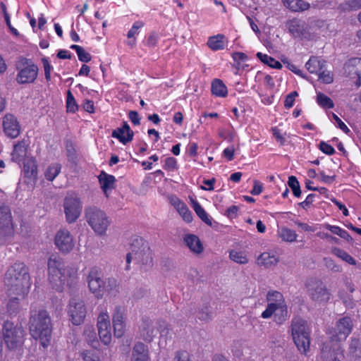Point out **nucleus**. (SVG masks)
<instances>
[{"label": "nucleus", "mask_w": 361, "mask_h": 361, "mask_svg": "<svg viewBox=\"0 0 361 361\" xmlns=\"http://www.w3.org/2000/svg\"><path fill=\"white\" fill-rule=\"evenodd\" d=\"M176 167V160L173 157H169L165 160L164 168L167 170H173Z\"/></svg>", "instance_id": "nucleus-55"}, {"label": "nucleus", "mask_w": 361, "mask_h": 361, "mask_svg": "<svg viewBox=\"0 0 361 361\" xmlns=\"http://www.w3.org/2000/svg\"><path fill=\"white\" fill-rule=\"evenodd\" d=\"M340 348L339 345H336L334 348L333 353L331 352V348H329L325 344L322 348V357L325 360V361H341L340 357H338V351Z\"/></svg>", "instance_id": "nucleus-30"}, {"label": "nucleus", "mask_w": 361, "mask_h": 361, "mask_svg": "<svg viewBox=\"0 0 361 361\" xmlns=\"http://www.w3.org/2000/svg\"><path fill=\"white\" fill-rule=\"evenodd\" d=\"M348 356L354 361L361 357V348L358 340L353 339L349 346Z\"/></svg>", "instance_id": "nucleus-35"}, {"label": "nucleus", "mask_w": 361, "mask_h": 361, "mask_svg": "<svg viewBox=\"0 0 361 361\" xmlns=\"http://www.w3.org/2000/svg\"><path fill=\"white\" fill-rule=\"evenodd\" d=\"M87 281L90 290L94 293L97 298L102 297L104 281L96 268L90 271Z\"/></svg>", "instance_id": "nucleus-18"}, {"label": "nucleus", "mask_w": 361, "mask_h": 361, "mask_svg": "<svg viewBox=\"0 0 361 361\" xmlns=\"http://www.w3.org/2000/svg\"><path fill=\"white\" fill-rule=\"evenodd\" d=\"M182 219L187 223H190L192 221V215L189 210L187 205L184 203L181 207L176 209Z\"/></svg>", "instance_id": "nucleus-47"}, {"label": "nucleus", "mask_w": 361, "mask_h": 361, "mask_svg": "<svg viewBox=\"0 0 361 361\" xmlns=\"http://www.w3.org/2000/svg\"><path fill=\"white\" fill-rule=\"evenodd\" d=\"M291 335L298 350L306 354L310 349V330L306 321L295 318L291 323Z\"/></svg>", "instance_id": "nucleus-5"}, {"label": "nucleus", "mask_w": 361, "mask_h": 361, "mask_svg": "<svg viewBox=\"0 0 361 361\" xmlns=\"http://www.w3.org/2000/svg\"><path fill=\"white\" fill-rule=\"evenodd\" d=\"M42 61L44 70L45 78L47 81H49L51 80V71L52 70V67L47 59H42Z\"/></svg>", "instance_id": "nucleus-52"}, {"label": "nucleus", "mask_w": 361, "mask_h": 361, "mask_svg": "<svg viewBox=\"0 0 361 361\" xmlns=\"http://www.w3.org/2000/svg\"><path fill=\"white\" fill-rule=\"evenodd\" d=\"M151 252L148 243L142 238H135L130 246V252L126 256V262L129 264L131 260L137 263L147 264L151 261Z\"/></svg>", "instance_id": "nucleus-10"}, {"label": "nucleus", "mask_w": 361, "mask_h": 361, "mask_svg": "<svg viewBox=\"0 0 361 361\" xmlns=\"http://www.w3.org/2000/svg\"><path fill=\"white\" fill-rule=\"evenodd\" d=\"M317 102L323 108L331 109L334 107L333 101L323 93L317 94Z\"/></svg>", "instance_id": "nucleus-46"}, {"label": "nucleus", "mask_w": 361, "mask_h": 361, "mask_svg": "<svg viewBox=\"0 0 361 361\" xmlns=\"http://www.w3.org/2000/svg\"><path fill=\"white\" fill-rule=\"evenodd\" d=\"M223 39L224 36L221 35L211 37L207 42V44L212 50L223 49L225 47Z\"/></svg>", "instance_id": "nucleus-38"}, {"label": "nucleus", "mask_w": 361, "mask_h": 361, "mask_svg": "<svg viewBox=\"0 0 361 361\" xmlns=\"http://www.w3.org/2000/svg\"><path fill=\"white\" fill-rule=\"evenodd\" d=\"M118 291V283L114 278H108L104 281L103 293L107 292L110 294H115Z\"/></svg>", "instance_id": "nucleus-37"}, {"label": "nucleus", "mask_w": 361, "mask_h": 361, "mask_svg": "<svg viewBox=\"0 0 361 361\" xmlns=\"http://www.w3.org/2000/svg\"><path fill=\"white\" fill-rule=\"evenodd\" d=\"M331 252L334 255L350 264L355 265L356 264V261L354 259V258L343 250H341L338 247H334Z\"/></svg>", "instance_id": "nucleus-43"}, {"label": "nucleus", "mask_w": 361, "mask_h": 361, "mask_svg": "<svg viewBox=\"0 0 361 361\" xmlns=\"http://www.w3.org/2000/svg\"><path fill=\"white\" fill-rule=\"evenodd\" d=\"M72 49L75 50L78 59L80 61L82 62H89L91 60L90 54L87 52L82 47L76 44H73L71 46Z\"/></svg>", "instance_id": "nucleus-44"}, {"label": "nucleus", "mask_w": 361, "mask_h": 361, "mask_svg": "<svg viewBox=\"0 0 361 361\" xmlns=\"http://www.w3.org/2000/svg\"><path fill=\"white\" fill-rule=\"evenodd\" d=\"M141 27L140 25H134L127 34V44L131 48L134 47L136 44L135 36L138 34V30Z\"/></svg>", "instance_id": "nucleus-45"}, {"label": "nucleus", "mask_w": 361, "mask_h": 361, "mask_svg": "<svg viewBox=\"0 0 361 361\" xmlns=\"http://www.w3.org/2000/svg\"><path fill=\"white\" fill-rule=\"evenodd\" d=\"M257 260L259 264L266 267L275 266L279 262V258L275 255L268 252L262 253Z\"/></svg>", "instance_id": "nucleus-31"}, {"label": "nucleus", "mask_w": 361, "mask_h": 361, "mask_svg": "<svg viewBox=\"0 0 361 361\" xmlns=\"http://www.w3.org/2000/svg\"><path fill=\"white\" fill-rule=\"evenodd\" d=\"M170 202L171 204L176 208V209H178L179 207H181V204H184V202L180 201V199L175 196H172L170 197Z\"/></svg>", "instance_id": "nucleus-64"}, {"label": "nucleus", "mask_w": 361, "mask_h": 361, "mask_svg": "<svg viewBox=\"0 0 361 361\" xmlns=\"http://www.w3.org/2000/svg\"><path fill=\"white\" fill-rule=\"evenodd\" d=\"M114 335L117 338L123 336L126 331L124 310L121 307H116L112 316Z\"/></svg>", "instance_id": "nucleus-20"}, {"label": "nucleus", "mask_w": 361, "mask_h": 361, "mask_svg": "<svg viewBox=\"0 0 361 361\" xmlns=\"http://www.w3.org/2000/svg\"><path fill=\"white\" fill-rule=\"evenodd\" d=\"M67 314L73 325H80L85 321L87 307L85 302L79 298H72L67 305Z\"/></svg>", "instance_id": "nucleus-11"}, {"label": "nucleus", "mask_w": 361, "mask_h": 361, "mask_svg": "<svg viewBox=\"0 0 361 361\" xmlns=\"http://www.w3.org/2000/svg\"><path fill=\"white\" fill-rule=\"evenodd\" d=\"M268 302L266 310L262 313V317L269 319L274 316V320L277 324L283 323L288 317V307L281 293L270 290L267 295Z\"/></svg>", "instance_id": "nucleus-3"}, {"label": "nucleus", "mask_w": 361, "mask_h": 361, "mask_svg": "<svg viewBox=\"0 0 361 361\" xmlns=\"http://www.w3.org/2000/svg\"><path fill=\"white\" fill-rule=\"evenodd\" d=\"M288 32L295 38H309L312 28L309 24H287Z\"/></svg>", "instance_id": "nucleus-22"}, {"label": "nucleus", "mask_w": 361, "mask_h": 361, "mask_svg": "<svg viewBox=\"0 0 361 361\" xmlns=\"http://www.w3.org/2000/svg\"><path fill=\"white\" fill-rule=\"evenodd\" d=\"M183 242L188 249L195 255H200L204 252V246L199 238L195 234H185L183 237Z\"/></svg>", "instance_id": "nucleus-21"}, {"label": "nucleus", "mask_w": 361, "mask_h": 361, "mask_svg": "<svg viewBox=\"0 0 361 361\" xmlns=\"http://www.w3.org/2000/svg\"><path fill=\"white\" fill-rule=\"evenodd\" d=\"M5 343L10 349H16L23 343L24 330L22 326H15L13 323L6 322L4 326Z\"/></svg>", "instance_id": "nucleus-12"}, {"label": "nucleus", "mask_w": 361, "mask_h": 361, "mask_svg": "<svg viewBox=\"0 0 361 361\" xmlns=\"http://www.w3.org/2000/svg\"><path fill=\"white\" fill-rule=\"evenodd\" d=\"M8 295L9 297V300L7 303V310L11 314H16L19 310L20 301L25 298V296L11 294H8Z\"/></svg>", "instance_id": "nucleus-33"}, {"label": "nucleus", "mask_w": 361, "mask_h": 361, "mask_svg": "<svg viewBox=\"0 0 361 361\" xmlns=\"http://www.w3.org/2000/svg\"><path fill=\"white\" fill-rule=\"evenodd\" d=\"M345 73L350 77H357L355 82L357 87L361 85V58H352L349 59L344 65Z\"/></svg>", "instance_id": "nucleus-19"}, {"label": "nucleus", "mask_w": 361, "mask_h": 361, "mask_svg": "<svg viewBox=\"0 0 361 361\" xmlns=\"http://www.w3.org/2000/svg\"><path fill=\"white\" fill-rule=\"evenodd\" d=\"M24 172L27 177L35 178L37 175V166L33 159H27L24 163Z\"/></svg>", "instance_id": "nucleus-36"}, {"label": "nucleus", "mask_w": 361, "mask_h": 361, "mask_svg": "<svg viewBox=\"0 0 361 361\" xmlns=\"http://www.w3.org/2000/svg\"><path fill=\"white\" fill-rule=\"evenodd\" d=\"M61 166L55 163L49 165L44 171V176L47 180L52 181L60 173Z\"/></svg>", "instance_id": "nucleus-39"}, {"label": "nucleus", "mask_w": 361, "mask_h": 361, "mask_svg": "<svg viewBox=\"0 0 361 361\" xmlns=\"http://www.w3.org/2000/svg\"><path fill=\"white\" fill-rule=\"evenodd\" d=\"M82 204L74 193L68 194L63 200V210L66 220L68 224L76 221L82 212Z\"/></svg>", "instance_id": "nucleus-13"}, {"label": "nucleus", "mask_w": 361, "mask_h": 361, "mask_svg": "<svg viewBox=\"0 0 361 361\" xmlns=\"http://www.w3.org/2000/svg\"><path fill=\"white\" fill-rule=\"evenodd\" d=\"M319 149L324 153L329 154V155H331V154H334V152H335V149H334V147L324 142H322L320 143Z\"/></svg>", "instance_id": "nucleus-54"}, {"label": "nucleus", "mask_w": 361, "mask_h": 361, "mask_svg": "<svg viewBox=\"0 0 361 361\" xmlns=\"http://www.w3.org/2000/svg\"><path fill=\"white\" fill-rule=\"evenodd\" d=\"M192 206L197 215L207 225H212V221L208 217L207 212L196 201L192 200Z\"/></svg>", "instance_id": "nucleus-40"}, {"label": "nucleus", "mask_w": 361, "mask_h": 361, "mask_svg": "<svg viewBox=\"0 0 361 361\" xmlns=\"http://www.w3.org/2000/svg\"><path fill=\"white\" fill-rule=\"evenodd\" d=\"M98 333L101 341L107 345L111 341L109 316L106 312H102L98 317Z\"/></svg>", "instance_id": "nucleus-17"}, {"label": "nucleus", "mask_w": 361, "mask_h": 361, "mask_svg": "<svg viewBox=\"0 0 361 361\" xmlns=\"http://www.w3.org/2000/svg\"><path fill=\"white\" fill-rule=\"evenodd\" d=\"M223 154L228 160H232L234 156V148L232 147L226 148L223 152Z\"/></svg>", "instance_id": "nucleus-63"}, {"label": "nucleus", "mask_w": 361, "mask_h": 361, "mask_svg": "<svg viewBox=\"0 0 361 361\" xmlns=\"http://www.w3.org/2000/svg\"><path fill=\"white\" fill-rule=\"evenodd\" d=\"M333 118L335 121L337 123V125L340 129H341L345 133H348L350 130L347 127V126L338 117L337 115L333 114Z\"/></svg>", "instance_id": "nucleus-58"}, {"label": "nucleus", "mask_w": 361, "mask_h": 361, "mask_svg": "<svg viewBox=\"0 0 361 361\" xmlns=\"http://www.w3.org/2000/svg\"><path fill=\"white\" fill-rule=\"evenodd\" d=\"M54 242L56 247L63 253L71 252L75 243L73 235L67 229H61L55 235Z\"/></svg>", "instance_id": "nucleus-15"}, {"label": "nucleus", "mask_w": 361, "mask_h": 361, "mask_svg": "<svg viewBox=\"0 0 361 361\" xmlns=\"http://www.w3.org/2000/svg\"><path fill=\"white\" fill-rule=\"evenodd\" d=\"M84 361H99V357L90 351H85L82 353Z\"/></svg>", "instance_id": "nucleus-56"}, {"label": "nucleus", "mask_w": 361, "mask_h": 361, "mask_svg": "<svg viewBox=\"0 0 361 361\" xmlns=\"http://www.w3.org/2000/svg\"><path fill=\"white\" fill-rule=\"evenodd\" d=\"M18 71L16 82L18 84L32 83L38 75L39 68L30 59L20 57L16 63Z\"/></svg>", "instance_id": "nucleus-7"}, {"label": "nucleus", "mask_w": 361, "mask_h": 361, "mask_svg": "<svg viewBox=\"0 0 361 361\" xmlns=\"http://www.w3.org/2000/svg\"><path fill=\"white\" fill-rule=\"evenodd\" d=\"M257 56L262 62L267 64L271 68H275L277 69H281L282 68V65L280 63V62L267 54H263L261 52H258L257 54Z\"/></svg>", "instance_id": "nucleus-42"}, {"label": "nucleus", "mask_w": 361, "mask_h": 361, "mask_svg": "<svg viewBox=\"0 0 361 361\" xmlns=\"http://www.w3.org/2000/svg\"><path fill=\"white\" fill-rule=\"evenodd\" d=\"M319 80H322L325 83H331L333 82V77L329 71H322L318 73Z\"/></svg>", "instance_id": "nucleus-53"}, {"label": "nucleus", "mask_w": 361, "mask_h": 361, "mask_svg": "<svg viewBox=\"0 0 361 361\" xmlns=\"http://www.w3.org/2000/svg\"><path fill=\"white\" fill-rule=\"evenodd\" d=\"M26 153L27 148L25 142L24 141L18 142L13 146V150L11 154L12 160L19 163L26 156Z\"/></svg>", "instance_id": "nucleus-28"}, {"label": "nucleus", "mask_w": 361, "mask_h": 361, "mask_svg": "<svg viewBox=\"0 0 361 361\" xmlns=\"http://www.w3.org/2000/svg\"><path fill=\"white\" fill-rule=\"evenodd\" d=\"M88 224L98 235H104L110 225V220L105 212L97 207H89L85 210Z\"/></svg>", "instance_id": "nucleus-8"}, {"label": "nucleus", "mask_w": 361, "mask_h": 361, "mask_svg": "<svg viewBox=\"0 0 361 361\" xmlns=\"http://www.w3.org/2000/svg\"><path fill=\"white\" fill-rule=\"evenodd\" d=\"M277 235L284 242L293 243L296 241L298 234L293 230L287 227H281L277 230Z\"/></svg>", "instance_id": "nucleus-29"}, {"label": "nucleus", "mask_w": 361, "mask_h": 361, "mask_svg": "<svg viewBox=\"0 0 361 361\" xmlns=\"http://www.w3.org/2000/svg\"><path fill=\"white\" fill-rule=\"evenodd\" d=\"M229 258L235 263L245 264L248 262L246 254L242 251L231 250L229 252Z\"/></svg>", "instance_id": "nucleus-41"}, {"label": "nucleus", "mask_w": 361, "mask_h": 361, "mask_svg": "<svg viewBox=\"0 0 361 361\" xmlns=\"http://www.w3.org/2000/svg\"><path fill=\"white\" fill-rule=\"evenodd\" d=\"M305 66L310 73L318 74L323 69L324 62L316 57H311Z\"/></svg>", "instance_id": "nucleus-34"}, {"label": "nucleus", "mask_w": 361, "mask_h": 361, "mask_svg": "<svg viewBox=\"0 0 361 361\" xmlns=\"http://www.w3.org/2000/svg\"><path fill=\"white\" fill-rule=\"evenodd\" d=\"M128 117L131 122L134 125H139L140 118L137 111H130L128 113Z\"/></svg>", "instance_id": "nucleus-60"}, {"label": "nucleus", "mask_w": 361, "mask_h": 361, "mask_svg": "<svg viewBox=\"0 0 361 361\" xmlns=\"http://www.w3.org/2000/svg\"><path fill=\"white\" fill-rule=\"evenodd\" d=\"M212 92L217 97H225L227 96L228 90L221 80L214 79L212 82Z\"/></svg>", "instance_id": "nucleus-32"}, {"label": "nucleus", "mask_w": 361, "mask_h": 361, "mask_svg": "<svg viewBox=\"0 0 361 361\" xmlns=\"http://www.w3.org/2000/svg\"><path fill=\"white\" fill-rule=\"evenodd\" d=\"M174 361H192V360L188 352L180 350L176 353Z\"/></svg>", "instance_id": "nucleus-50"}, {"label": "nucleus", "mask_w": 361, "mask_h": 361, "mask_svg": "<svg viewBox=\"0 0 361 361\" xmlns=\"http://www.w3.org/2000/svg\"><path fill=\"white\" fill-rule=\"evenodd\" d=\"M346 5L350 9H358L361 8V0H349Z\"/></svg>", "instance_id": "nucleus-61"}, {"label": "nucleus", "mask_w": 361, "mask_h": 361, "mask_svg": "<svg viewBox=\"0 0 361 361\" xmlns=\"http://www.w3.org/2000/svg\"><path fill=\"white\" fill-rule=\"evenodd\" d=\"M198 317L202 321H208L212 319V314L208 310H206L205 311L202 310L199 313Z\"/></svg>", "instance_id": "nucleus-62"}, {"label": "nucleus", "mask_w": 361, "mask_h": 361, "mask_svg": "<svg viewBox=\"0 0 361 361\" xmlns=\"http://www.w3.org/2000/svg\"><path fill=\"white\" fill-rule=\"evenodd\" d=\"M30 331L32 336L39 340L43 347L48 345L51 334V319L47 312L40 310L37 314H32L30 319Z\"/></svg>", "instance_id": "nucleus-4"}, {"label": "nucleus", "mask_w": 361, "mask_h": 361, "mask_svg": "<svg viewBox=\"0 0 361 361\" xmlns=\"http://www.w3.org/2000/svg\"><path fill=\"white\" fill-rule=\"evenodd\" d=\"M49 281L58 290H63L65 286H72L76 279V271L65 267L62 260L57 257H51L48 261Z\"/></svg>", "instance_id": "nucleus-2"}, {"label": "nucleus", "mask_w": 361, "mask_h": 361, "mask_svg": "<svg viewBox=\"0 0 361 361\" xmlns=\"http://www.w3.org/2000/svg\"><path fill=\"white\" fill-rule=\"evenodd\" d=\"M99 180L105 195L108 197V192L114 188L116 181L115 177L102 171L99 176Z\"/></svg>", "instance_id": "nucleus-26"}, {"label": "nucleus", "mask_w": 361, "mask_h": 361, "mask_svg": "<svg viewBox=\"0 0 361 361\" xmlns=\"http://www.w3.org/2000/svg\"><path fill=\"white\" fill-rule=\"evenodd\" d=\"M283 5L292 12H303L310 8V4L305 0H281Z\"/></svg>", "instance_id": "nucleus-24"}, {"label": "nucleus", "mask_w": 361, "mask_h": 361, "mask_svg": "<svg viewBox=\"0 0 361 361\" xmlns=\"http://www.w3.org/2000/svg\"><path fill=\"white\" fill-rule=\"evenodd\" d=\"M326 264L332 271L340 272L341 271V267L337 265L334 262L330 259H326Z\"/></svg>", "instance_id": "nucleus-57"}, {"label": "nucleus", "mask_w": 361, "mask_h": 361, "mask_svg": "<svg viewBox=\"0 0 361 361\" xmlns=\"http://www.w3.org/2000/svg\"><path fill=\"white\" fill-rule=\"evenodd\" d=\"M3 130L11 138L17 137L20 133V126L17 118L11 114H6L2 118Z\"/></svg>", "instance_id": "nucleus-16"}, {"label": "nucleus", "mask_w": 361, "mask_h": 361, "mask_svg": "<svg viewBox=\"0 0 361 361\" xmlns=\"http://www.w3.org/2000/svg\"><path fill=\"white\" fill-rule=\"evenodd\" d=\"M11 213L8 207L0 206V231L4 232L11 226Z\"/></svg>", "instance_id": "nucleus-25"}, {"label": "nucleus", "mask_w": 361, "mask_h": 361, "mask_svg": "<svg viewBox=\"0 0 361 361\" xmlns=\"http://www.w3.org/2000/svg\"><path fill=\"white\" fill-rule=\"evenodd\" d=\"M66 107L68 112L74 113L78 110V105L70 91L68 92L67 94Z\"/></svg>", "instance_id": "nucleus-49"}, {"label": "nucleus", "mask_w": 361, "mask_h": 361, "mask_svg": "<svg viewBox=\"0 0 361 361\" xmlns=\"http://www.w3.org/2000/svg\"><path fill=\"white\" fill-rule=\"evenodd\" d=\"M305 288L310 298L318 304H326L331 298V293L319 279L311 278L307 280Z\"/></svg>", "instance_id": "nucleus-9"}, {"label": "nucleus", "mask_w": 361, "mask_h": 361, "mask_svg": "<svg viewBox=\"0 0 361 361\" xmlns=\"http://www.w3.org/2000/svg\"><path fill=\"white\" fill-rule=\"evenodd\" d=\"M147 347L142 343H137L133 349L131 361H147Z\"/></svg>", "instance_id": "nucleus-27"}, {"label": "nucleus", "mask_w": 361, "mask_h": 361, "mask_svg": "<svg viewBox=\"0 0 361 361\" xmlns=\"http://www.w3.org/2000/svg\"><path fill=\"white\" fill-rule=\"evenodd\" d=\"M353 329V322L349 317L340 319L336 326L329 331L331 341L341 342L346 339Z\"/></svg>", "instance_id": "nucleus-14"}, {"label": "nucleus", "mask_w": 361, "mask_h": 361, "mask_svg": "<svg viewBox=\"0 0 361 361\" xmlns=\"http://www.w3.org/2000/svg\"><path fill=\"white\" fill-rule=\"evenodd\" d=\"M262 184L258 180H255L254 187L251 191V194L253 195H259L262 192Z\"/></svg>", "instance_id": "nucleus-59"}, {"label": "nucleus", "mask_w": 361, "mask_h": 361, "mask_svg": "<svg viewBox=\"0 0 361 361\" xmlns=\"http://www.w3.org/2000/svg\"><path fill=\"white\" fill-rule=\"evenodd\" d=\"M298 96V92L294 91L288 94L284 102V106L287 109L291 108L295 102V97Z\"/></svg>", "instance_id": "nucleus-51"}, {"label": "nucleus", "mask_w": 361, "mask_h": 361, "mask_svg": "<svg viewBox=\"0 0 361 361\" xmlns=\"http://www.w3.org/2000/svg\"><path fill=\"white\" fill-rule=\"evenodd\" d=\"M168 324L164 320L153 321L149 318H143L139 326V336L144 341L151 342L159 334H168Z\"/></svg>", "instance_id": "nucleus-6"}, {"label": "nucleus", "mask_w": 361, "mask_h": 361, "mask_svg": "<svg viewBox=\"0 0 361 361\" xmlns=\"http://www.w3.org/2000/svg\"><path fill=\"white\" fill-rule=\"evenodd\" d=\"M111 135L123 144H126L133 140V131L130 129L129 125L124 122L122 127L118 128L112 132Z\"/></svg>", "instance_id": "nucleus-23"}, {"label": "nucleus", "mask_w": 361, "mask_h": 361, "mask_svg": "<svg viewBox=\"0 0 361 361\" xmlns=\"http://www.w3.org/2000/svg\"><path fill=\"white\" fill-rule=\"evenodd\" d=\"M7 293L26 296L30 287V277L24 263L16 262L11 266L4 276Z\"/></svg>", "instance_id": "nucleus-1"}, {"label": "nucleus", "mask_w": 361, "mask_h": 361, "mask_svg": "<svg viewBox=\"0 0 361 361\" xmlns=\"http://www.w3.org/2000/svg\"><path fill=\"white\" fill-rule=\"evenodd\" d=\"M288 184L291 188L293 195L297 197H300L301 195V190L299 182L297 178L293 176H290L288 178Z\"/></svg>", "instance_id": "nucleus-48"}]
</instances>
